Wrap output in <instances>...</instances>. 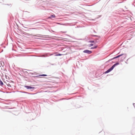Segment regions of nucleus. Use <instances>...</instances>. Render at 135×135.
<instances>
[{"label":"nucleus","instance_id":"nucleus-9","mask_svg":"<svg viewBox=\"0 0 135 135\" xmlns=\"http://www.w3.org/2000/svg\"><path fill=\"white\" fill-rule=\"evenodd\" d=\"M97 47V46H96L95 47H91V49H96Z\"/></svg>","mask_w":135,"mask_h":135},{"label":"nucleus","instance_id":"nucleus-8","mask_svg":"<svg viewBox=\"0 0 135 135\" xmlns=\"http://www.w3.org/2000/svg\"><path fill=\"white\" fill-rule=\"evenodd\" d=\"M47 76V75L46 74H41L39 75V76Z\"/></svg>","mask_w":135,"mask_h":135},{"label":"nucleus","instance_id":"nucleus-4","mask_svg":"<svg viewBox=\"0 0 135 135\" xmlns=\"http://www.w3.org/2000/svg\"><path fill=\"white\" fill-rule=\"evenodd\" d=\"M83 52L85 53H87L88 54H90L92 52L91 51L89 50H84L83 51Z\"/></svg>","mask_w":135,"mask_h":135},{"label":"nucleus","instance_id":"nucleus-5","mask_svg":"<svg viewBox=\"0 0 135 135\" xmlns=\"http://www.w3.org/2000/svg\"><path fill=\"white\" fill-rule=\"evenodd\" d=\"M25 87H26L27 89H34L35 88L34 87H32L31 86H25Z\"/></svg>","mask_w":135,"mask_h":135},{"label":"nucleus","instance_id":"nucleus-7","mask_svg":"<svg viewBox=\"0 0 135 135\" xmlns=\"http://www.w3.org/2000/svg\"><path fill=\"white\" fill-rule=\"evenodd\" d=\"M0 85L1 86H2L3 85V83L2 82V81H0Z\"/></svg>","mask_w":135,"mask_h":135},{"label":"nucleus","instance_id":"nucleus-2","mask_svg":"<svg viewBox=\"0 0 135 135\" xmlns=\"http://www.w3.org/2000/svg\"><path fill=\"white\" fill-rule=\"evenodd\" d=\"M114 66H113L110 68L108 69L105 72V73H108L111 71L114 68Z\"/></svg>","mask_w":135,"mask_h":135},{"label":"nucleus","instance_id":"nucleus-11","mask_svg":"<svg viewBox=\"0 0 135 135\" xmlns=\"http://www.w3.org/2000/svg\"><path fill=\"white\" fill-rule=\"evenodd\" d=\"M89 42L90 43H94V41H90Z\"/></svg>","mask_w":135,"mask_h":135},{"label":"nucleus","instance_id":"nucleus-13","mask_svg":"<svg viewBox=\"0 0 135 135\" xmlns=\"http://www.w3.org/2000/svg\"><path fill=\"white\" fill-rule=\"evenodd\" d=\"M61 55L60 54H58L57 55V56H61Z\"/></svg>","mask_w":135,"mask_h":135},{"label":"nucleus","instance_id":"nucleus-3","mask_svg":"<svg viewBox=\"0 0 135 135\" xmlns=\"http://www.w3.org/2000/svg\"><path fill=\"white\" fill-rule=\"evenodd\" d=\"M114 66H113L110 68L108 69L105 72V73H108L111 71L114 68Z\"/></svg>","mask_w":135,"mask_h":135},{"label":"nucleus","instance_id":"nucleus-10","mask_svg":"<svg viewBox=\"0 0 135 135\" xmlns=\"http://www.w3.org/2000/svg\"><path fill=\"white\" fill-rule=\"evenodd\" d=\"M119 64V63H117L115 64H114L113 66H114V67H115V66L117 65L118 64Z\"/></svg>","mask_w":135,"mask_h":135},{"label":"nucleus","instance_id":"nucleus-6","mask_svg":"<svg viewBox=\"0 0 135 135\" xmlns=\"http://www.w3.org/2000/svg\"><path fill=\"white\" fill-rule=\"evenodd\" d=\"M55 17V16L54 15H51L50 17H49V18H54Z\"/></svg>","mask_w":135,"mask_h":135},{"label":"nucleus","instance_id":"nucleus-12","mask_svg":"<svg viewBox=\"0 0 135 135\" xmlns=\"http://www.w3.org/2000/svg\"><path fill=\"white\" fill-rule=\"evenodd\" d=\"M93 45L92 44H91L89 45V47H91L92 46H93Z\"/></svg>","mask_w":135,"mask_h":135},{"label":"nucleus","instance_id":"nucleus-1","mask_svg":"<svg viewBox=\"0 0 135 135\" xmlns=\"http://www.w3.org/2000/svg\"><path fill=\"white\" fill-rule=\"evenodd\" d=\"M122 55H123V57L124 59H125L126 58V54H122L121 55H118L116 57H114L113 58V59H115L116 58H118V57H120V56H122Z\"/></svg>","mask_w":135,"mask_h":135}]
</instances>
